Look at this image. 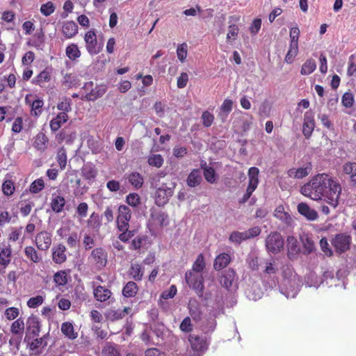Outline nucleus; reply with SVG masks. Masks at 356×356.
Wrapping results in <instances>:
<instances>
[{
    "mask_svg": "<svg viewBox=\"0 0 356 356\" xmlns=\"http://www.w3.org/2000/svg\"><path fill=\"white\" fill-rule=\"evenodd\" d=\"M259 170L257 167H251L248 170V185L245 193L239 200L240 204L245 203L251 197L259 184Z\"/></svg>",
    "mask_w": 356,
    "mask_h": 356,
    "instance_id": "obj_6",
    "label": "nucleus"
},
{
    "mask_svg": "<svg viewBox=\"0 0 356 356\" xmlns=\"http://www.w3.org/2000/svg\"><path fill=\"white\" fill-rule=\"evenodd\" d=\"M188 309L191 316L195 321L202 318V310L200 304L196 300H191L188 303Z\"/></svg>",
    "mask_w": 356,
    "mask_h": 356,
    "instance_id": "obj_26",
    "label": "nucleus"
},
{
    "mask_svg": "<svg viewBox=\"0 0 356 356\" xmlns=\"http://www.w3.org/2000/svg\"><path fill=\"white\" fill-rule=\"evenodd\" d=\"M126 202L131 207H137L140 204V197L138 193H131L126 197Z\"/></svg>",
    "mask_w": 356,
    "mask_h": 356,
    "instance_id": "obj_57",
    "label": "nucleus"
},
{
    "mask_svg": "<svg viewBox=\"0 0 356 356\" xmlns=\"http://www.w3.org/2000/svg\"><path fill=\"white\" fill-rule=\"evenodd\" d=\"M72 101L70 98L64 97L63 100L57 104V108L61 112H65V114L70 112L72 110L71 107Z\"/></svg>",
    "mask_w": 356,
    "mask_h": 356,
    "instance_id": "obj_53",
    "label": "nucleus"
},
{
    "mask_svg": "<svg viewBox=\"0 0 356 356\" xmlns=\"http://www.w3.org/2000/svg\"><path fill=\"white\" fill-rule=\"evenodd\" d=\"M164 160L163 156L159 154H151L147 158V163L150 166L161 168L163 164Z\"/></svg>",
    "mask_w": 356,
    "mask_h": 356,
    "instance_id": "obj_48",
    "label": "nucleus"
},
{
    "mask_svg": "<svg viewBox=\"0 0 356 356\" xmlns=\"http://www.w3.org/2000/svg\"><path fill=\"white\" fill-rule=\"evenodd\" d=\"M118 230L121 232L118 236V238L123 243L128 242L134 236V230H129V229H127V230Z\"/></svg>",
    "mask_w": 356,
    "mask_h": 356,
    "instance_id": "obj_62",
    "label": "nucleus"
},
{
    "mask_svg": "<svg viewBox=\"0 0 356 356\" xmlns=\"http://www.w3.org/2000/svg\"><path fill=\"white\" fill-rule=\"evenodd\" d=\"M50 80L51 73L48 70H44L33 79L32 83L42 86L43 83L49 82Z\"/></svg>",
    "mask_w": 356,
    "mask_h": 356,
    "instance_id": "obj_37",
    "label": "nucleus"
},
{
    "mask_svg": "<svg viewBox=\"0 0 356 356\" xmlns=\"http://www.w3.org/2000/svg\"><path fill=\"white\" fill-rule=\"evenodd\" d=\"M316 61L312 58L307 59L302 65L300 74L302 75H309L316 70Z\"/></svg>",
    "mask_w": 356,
    "mask_h": 356,
    "instance_id": "obj_45",
    "label": "nucleus"
},
{
    "mask_svg": "<svg viewBox=\"0 0 356 356\" xmlns=\"http://www.w3.org/2000/svg\"><path fill=\"white\" fill-rule=\"evenodd\" d=\"M202 124L205 127H209L213 124L214 116L209 111H204L202 114Z\"/></svg>",
    "mask_w": 356,
    "mask_h": 356,
    "instance_id": "obj_61",
    "label": "nucleus"
},
{
    "mask_svg": "<svg viewBox=\"0 0 356 356\" xmlns=\"http://www.w3.org/2000/svg\"><path fill=\"white\" fill-rule=\"evenodd\" d=\"M131 218V211L126 205H120L118 209L116 226L118 229L127 230L129 228V222Z\"/></svg>",
    "mask_w": 356,
    "mask_h": 356,
    "instance_id": "obj_11",
    "label": "nucleus"
},
{
    "mask_svg": "<svg viewBox=\"0 0 356 356\" xmlns=\"http://www.w3.org/2000/svg\"><path fill=\"white\" fill-rule=\"evenodd\" d=\"M342 187L339 181L327 173H318L300 188V193L316 201L324 200L334 209L339 204Z\"/></svg>",
    "mask_w": 356,
    "mask_h": 356,
    "instance_id": "obj_1",
    "label": "nucleus"
},
{
    "mask_svg": "<svg viewBox=\"0 0 356 356\" xmlns=\"http://www.w3.org/2000/svg\"><path fill=\"white\" fill-rule=\"evenodd\" d=\"M67 248L63 243L54 245L51 248V259L56 264H62L67 261Z\"/></svg>",
    "mask_w": 356,
    "mask_h": 356,
    "instance_id": "obj_17",
    "label": "nucleus"
},
{
    "mask_svg": "<svg viewBox=\"0 0 356 356\" xmlns=\"http://www.w3.org/2000/svg\"><path fill=\"white\" fill-rule=\"evenodd\" d=\"M147 239L145 236H137L132 239L130 243L129 248L131 250H136L138 252H140L141 248Z\"/></svg>",
    "mask_w": 356,
    "mask_h": 356,
    "instance_id": "obj_44",
    "label": "nucleus"
},
{
    "mask_svg": "<svg viewBox=\"0 0 356 356\" xmlns=\"http://www.w3.org/2000/svg\"><path fill=\"white\" fill-rule=\"evenodd\" d=\"M129 275L136 282L141 281L144 275V270L138 263H132L129 269Z\"/></svg>",
    "mask_w": 356,
    "mask_h": 356,
    "instance_id": "obj_27",
    "label": "nucleus"
},
{
    "mask_svg": "<svg viewBox=\"0 0 356 356\" xmlns=\"http://www.w3.org/2000/svg\"><path fill=\"white\" fill-rule=\"evenodd\" d=\"M230 261L231 257L229 254L221 253L216 257L213 267L215 270H220L225 268Z\"/></svg>",
    "mask_w": 356,
    "mask_h": 356,
    "instance_id": "obj_29",
    "label": "nucleus"
},
{
    "mask_svg": "<svg viewBox=\"0 0 356 356\" xmlns=\"http://www.w3.org/2000/svg\"><path fill=\"white\" fill-rule=\"evenodd\" d=\"M87 223L89 227L98 230L102 225V222L98 213L93 212L88 220Z\"/></svg>",
    "mask_w": 356,
    "mask_h": 356,
    "instance_id": "obj_52",
    "label": "nucleus"
},
{
    "mask_svg": "<svg viewBox=\"0 0 356 356\" xmlns=\"http://www.w3.org/2000/svg\"><path fill=\"white\" fill-rule=\"evenodd\" d=\"M11 245L3 244L0 246V275L6 273V268L11 263L13 254Z\"/></svg>",
    "mask_w": 356,
    "mask_h": 356,
    "instance_id": "obj_12",
    "label": "nucleus"
},
{
    "mask_svg": "<svg viewBox=\"0 0 356 356\" xmlns=\"http://www.w3.org/2000/svg\"><path fill=\"white\" fill-rule=\"evenodd\" d=\"M44 302V297L38 295L29 298L27 301V306L29 308L35 309L41 305Z\"/></svg>",
    "mask_w": 356,
    "mask_h": 356,
    "instance_id": "obj_59",
    "label": "nucleus"
},
{
    "mask_svg": "<svg viewBox=\"0 0 356 356\" xmlns=\"http://www.w3.org/2000/svg\"><path fill=\"white\" fill-rule=\"evenodd\" d=\"M315 128L314 113L312 111H307L304 114L302 134L306 138H309Z\"/></svg>",
    "mask_w": 356,
    "mask_h": 356,
    "instance_id": "obj_16",
    "label": "nucleus"
},
{
    "mask_svg": "<svg viewBox=\"0 0 356 356\" xmlns=\"http://www.w3.org/2000/svg\"><path fill=\"white\" fill-rule=\"evenodd\" d=\"M274 216L286 225H290L291 222V218L290 215L287 212L284 211V209L282 205H280L275 209Z\"/></svg>",
    "mask_w": 356,
    "mask_h": 356,
    "instance_id": "obj_39",
    "label": "nucleus"
},
{
    "mask_svg": "<svg viewBox=\"0 0 356 356\" xmlns=\"http://www.w3.org/2000/svg\"><path fill=\"white\" fill-rule=\"evenodd\" d=\"M201 167L204 170L203 175L206 181L210 184L215 183L217 178L215 170L212 167L207 166L206 162L204 163V165L202 164Z\"/></svg>",
    "mask_w": 356,
    "mask_h": 356,
    "instance_id": "obj_36",
    "label": "nucleus"
},
{
    "mask_svg": "<svg viewBox=\"0 0 356 356\" xmlns=\"http://www.w3.org/2000/svg\"><path fill=\"white\" fill-rule=\"evenodd\" d=\"M129 182L136 188H140L143 184V177L139 172H131L127 177Z\"/></svg>",
    "mask_w": 356,
    "mask_h": 356,
    "instance_id": "obj_42",
    "label": "nucleus"
},
{
    "mask_svg": "<svg viewBox=\"0 0 356 356\" xmlns=\"http://www.w3.org/2000/svg\"><path fill=\"white\" fill-rule=\"evenodd\" d=\"M52 243V234L47 231L38 232L35 238V244L39 250L47 251Z\"/></svg>",
    "mask_w": 356,
    "mask_h": 356,
    "instance_id": "obj_13",
    "label": "nucleus"
},
{
    "mask_svg": "<svg viewBox=\"0 0 356 356\" xmlns=\"http://www.w3.org/2000/svg\"><path fill=\"white\" fill-rule=\"evenodd\" d=\"M65 54L67 58L72 61L78 59L81 55L78 45L75 43H71L67 46L65 49Z\"/></svg>",
    "mask_w": 356,
    "mask_h": 356,
    "instance_id": "obj_34",
    "label": "nucleus"
},
{
    "mask_svg": "<svg viewBox=\"0 0 356 356\" xmlns=\"http://www.w3.org/2000/svg\"><path fill=\"white\" fill-rule=\"evenodd\" d=\"M62 33L66 39L74 37L78 33V26L72 21H67L63 24Z\"/></svg>",
    "mask_w": 356,
    "mask_h": 356,
    "instance_id": "obj_22",
    "label": "nucleus"
},
{
    "mask_svg": "<svg viewBox=\"0 0 356 356\" xmlns=\"http://www.w3.org/2000/svg\"><path fill=\"white\" fill-rule=\"evenodd\" d=\"M352 237L347 233L336 234L331 240V244L338 254H342L350 250Z\"/></svg>",
    "mask_w": 356,
    "mask_h": 356,
    "instance_id": "obj_7",
    "label": "nucleus"
},
{
    "mask_svg": "<svg viewBox=\"0 0 356 356\" xmlns=\"http://www.w3.org/2000/svg\"><path fill=\"white\" fill-rule=\"evenodd\" d=\"M93 295L96 300L100 302H104L111 298L112 292L105 286L99 285L94 287Z\"/></svg>",
    "mask_w": 356,
    "mask_h": 356,
    "instance_id": "obj_20",
    "label": "nucleus"
},
{
    "mask_svg": "<svg viewBox=\"0 0 356 356\" xmlns=\"http://www.w3.org/2000/svg\"><path fill=\"white\" fill-rule=\"evenodd\" d=\"M202 177L199 169H193L188 175L186 183L190 187H195L200 184Z\"/></svg>",
    "mask_w": 356,
    "mask_h": 356,
    "instance_id": "obj_32",
    "label": "nucleus"
},
{
    "mask_svg": "<svg viewBox=\"0 0 356 356\" xmlns=\"http://www.w3.org/2000/svg\"><path fill=\"white\" fill-rule=\"evenodd\" d=\"M185 280L190 288H192L200 297L203 296L204 286L202 273L188 271L185 274Z\"/></svg>",
    "mask_w": 356,
    "mask_h": 356,
    "instance_id": "obj_4",
    "label": "nucleus"
},
{
    "mask_svg": "<svg viewBox=\"0 0 356 356\" xmlns=\"http://www.w3.org/2000/svg\"><path fill=\"white\" fill-rule=\"evenodd\" d=\"M53 279L57 286H63L68 282L67 272L65 270H59L54 275Z\"/></svg>",
    "mask_w": 356,
    "mask_h": 356,
    "instance_id": "obj_43",
    "label": "nucleus"
},
{
    "mask_svg": "<svg viewBox=\"0 0 356 356\" xmlns=\"http://www.w3.org/2000/svg\"><path fill=\"white\" fill-rule=\"evenodd\" d=\"M177 55L178 59L184 63L188 55V45L186 42H183L177 46Z\"/></svg>",
    "mask_w": 356,
    "mask_h": 356,
    "instance_id": "obj_51",
    "label": "nucleus"
},
{
    "mask_svg": "<svg viewBox=\"0 0 356 356\" xmlns=\"http://www.w3.org/2000/svg\"><path fill=\"white\" fill-rule=\"evenodd\" d=\"M81 90L85 93V95L81 97V99L93 102L102 97L106 93L107 88L105 85H97L94 86L92 81H88L83 86Z\"/></svg>",
    "mask_w": 356,
    "mask_h": 356,
    "instance_id": "obj_2",
    "label": "nucleus"
},
{
    "mask_svg": "<svg viewBox=\"0 0 356 356\" xmlns=\"http://www.w3.org/2000/svg\"><path fill=\"white\" fill-rule=\"evenodd\" d=\"M89 261L97 269H102L108 262V253L105 249L102 247L94 248L89 257Z\"/></svg>",
    "mask_w": 356,
    "mask_h": 356,
    "instance_id": "obj_8",
    "label": "nucleus"
},
{
    "mask_svg": "<svg viewBox=\"0 0 356 356\" xmlns=\"http://www.w3.org/2000/svg\"><path fill=\"white\" fill-rule=\"evenodd\" d=\"M61 332L69 339L74 340L78 337V333L74 331V326L70 322H64L61 325Z\"/></svg>",
    "mask_w": 356,
    "mask_h": 356,
    "instance_id": "obj_31",
    "label": "nucleus"
},
{
    "mask_svg": "<svg viewBox=\"0 0 356 356\" xmlns=\"http://www.w3.org/2000/svg\"><path fill=\"white\" fill-rule=\"evenodd\" d=\"M298 54V44L290 43L289 50L285 56L284 60L289 64H291Z\"/></svg>",
    "mask_w": 356,
    "mask_h": 356,
    "instance_id": "obj_40",
    "label": "nucleus"
},
{
    "mask_svg": "<svg viewBox=\"0 0 356 356\" xmlns=\"http://www.w3.org/2000/svg\"><path fill=\"white\" fill-rule=\"evenodd\" d=\"M28 323L29 324V325L28 327V330H31V334L34 337H38L39 333L40 332V322L33 318L31 320H29Z\"/></svg>",
    "mask_w": 356,
    "mask_h": 356,
    "instance_id": "obj_56",
    "label": "nucleus"
},
{
    "mask_svg": "<svg viewBox=\"0 0 356 356\" xmlns=\"http://www.w3.org/2000/svg\"><path fill=\"white\" fill-rule=\"evenodd\" d=\"M171 186H168L166 184L163 183L159 187H156L154 193V202L159 207H163L168 203L170 197L174 193V189L176 184L172 182Z\"/></svg>",
    "mask_w": 356,
    "mask_h": 356,
    "instance_id": "obj_3",
    "label": "nucleus"
},
{
    "mask_svg": "<svg viewBox=\"0 0 356 356\" xmlns=\"http://www.w3.org/2000/svg\"><path fill=\"white\" fill-rule=\"evenodd\" d=\"M19 309L17 307H8L5 311V316L9 321L15 320L19 316Z\"/></svg>",
    "mask_w": 356,
    "mask_h": 356,
    "instance_id": "obj_64",
    "label": "nucleus"
},
{
    "mask_svg": "<svg viewBox=\"0 0 356 356\" xmlns=\"http://www.w3.org/2000/svg\"><path fill=\"white\" fill-rule=\"evenodd\" d=\"M55 9L54 3L51 1H48L41 5L40 10L43 15L47 17L51 15L55 11Z\"/></svg>",
    "mask_w": 356,
    "mask_h": 356,
    "instance_id": "obj_58",
    "label": "nucleus"
},
{
    "mask_svg": "<svg viewBox=\"0 0 356 356\" xmlns=\"http://www.w3.org/2000/svg\"><path fill=\"white\" fill-rule=\"evenodd\" d=\"M24 331V322L22 318L16 319L10 326V332L13 334L22 336Z\"/></svg>",
    "mask_w": 356,
    "mask_h": 356,
    "instance_id": "obj_38",
    "label": "nucleus"
},
{
    "mask_svg": "<svg viewBox=\"0 0 356 356\" xmlns=\"http://www.w3.org/2000/svg\"><path fill=\"white\" fill-rule=\"evenodd\" d=\"M49 138L43 132H39L33 138V147L38 152L44 153L48 148Z\"/></svg>",
    "mask_w": 356,
    "mask_h": 356,
    "instance_id": "obj_19",
    "label": "nucleus"
},
{
    "mask_svg": "<svg viewBox=\"0 0 356 356\" xmlns=\"http://www.w3.org/2000/svg\"><path fill=\"white\" fill-rule=\"evenodd\" d=\"M24 255L29 261L35 264L40 263L42 259L41 254L31 245L25 247Z\"/></svg>",
    "mask_w": 356,
    "mask_h": 356,
    "instance_id": "obj_30",
    "label": "nucleus"
},
{
    "mask_svg": "<svg viewBox=\"0 0 356 356\" xmlns=\"http://www.w3.org/2000/svg\"><path fill=\"white\" fill-rule=\"evenodd\" d=\"M169 224L168 214L161 210L150 209L148 225L154 229H161Z\"/></svg>",
    "mask_w": 356,
    "mask_h": 356,
    "instance_id": "obj_5",
    "label": "nucleus"
},
{
    "mask_svg": "<svg viewBox=\"0 0 356 356\" xmlns=\"http://www.w3.org/2000/svg\"><path fill=\"white\" fill-rule=\"evenodd\" d=\"M15 191L14 182L12 180H5L2 184V191L6 196L12 195Z\"/></svg>",
    "mask_w": 356,
    "mask_h": 356,
    "instance_id": "obj_54",
    "label": "nucleus"
},
{
    "mask_svg": "<svg viewBox=\"0 0 356 356\" xmlns=\"http://www.w3.org/2000/svg\"><path fill=\"white\" fill-rule=\"evenodd\" d=\"M138 291V286L134 281L128 282L122 289V295L126 298L134 297Z\"/></svg>",
    "mask_w": 356,
    "mask_h": 356,
    "instance_id": "obj_33",
    "label": "nucleus"
},
{
    "mask_svg": "<svg viewBox=\"0 0 356 356\" xmlns=\"http://www.w3.org/2000/svg\"><path fill=\"white\" fill-rule=\"evenodd\" d=\"M286 246L289 252H297L299 250L297 240L294 236L287 237Z\"/></svg>",
    "mask_w": 356,
    "mask_h": 356,
    "instance_id": "obj_60",
    "label": "nucleus"
},
{
    "mask_svg": "<svg viewBox=\"0 0 356 356\" xmlns=\"http://www.w3.org/2000/svg\"><path fill=\"white\" fill-rule=\"evenodd\" d=\"M75 133L70 129H63L56 135V141L60 144L63 142L72 143L75 138Z\"/></svg>",
    "mask_w": 356,
    "mask_h": 356,
    "instance_id": "obj_28",
    "label": "nucleus"
},
{
    "mask_svg": "<svg viewBox=\"0 0 356 356\" xmlns=\"http://www.w3.org/2000/svg\"><path fill=\"white\" fill-rule=\"evenodd\" d=\"M97 175V169L92 165H86L82 168V176L86 180H92Z\"/></svg>",
    "mask_w": 356,
    "mask_h": 356,
    "instance_id": "obj_46",
    "label": "nucleus"
},
{
    "mask_svg": "<svg viewBox=\"0 0 356 356\" xmlns=\"http://www.w3.org/2000/svg\"><path fill=\"white\" fill-rule=\"evenodd\" d=\"M44 188V181L42 178H38L33 181L30 186L29 191L31 193H38Z\"/></svg>",
    "mask_w": 356,
    "mask_h": 356,
    "instance_id": "obj_49",
    "label": "nucleus"
},
{
    "mask_svg": "<svg viewBox=\"0 0 356 356\" xmlns=\"http://www.w3.org/2000/svg\"><path fill=\"white\" fill-rule=\"evenodd\" d=\"M69 119L67 114L65 112H60L57 115L52 118L49 122V127L51 131L55 132L58 131L61 126L65 123Z\"/></svg>",
    "mask_w": 356,
    "mask_h": 356,
    "instance_id": "obj_23",
    "label": "nucleus"
},
{
    "mask_svg": "<svg viewBox=\"0 0 356 356\" xmlns=\"http://www.w3.org/2000/svg\"><path fill=\"white\" fill-rule=\"evenodd\" d=\"M298 211L305 216L307 220H316L318 215L317 211L310 208L307 203L301 202L298 204Z\"/></svg>",
    "mask_w": 356,
    "mask_h": 356,
    "instance_id": "obj_21",
    "label": "nucleus"
},
{
    "mask_svg": "<svg viewBox=\"0 0 356 356\" xmlns=\"http://www.w3.org/2000/svg\"><path fill=\"white\" fill-rule=\"evenodd\" d=\"M206 267L204 257L202 254H200L195 262L193 264L192 271L202 273V271Z\"/></svg>",
    "mask_w": 356,
    "mask_h": 356,
    "instance_id": "obj_47",
    "label": "nucleus"
},
{
    "mask_svg": "<svg viewBox=\"0 0 356 356\" xmlns=\"http://www.w3.org/2000/svg\"><path fill=\"white\" fill-rule=\"evenodd\" d=\"M312 170V165L307 163L305 166L298 168H292L288 170L287 175L289 177L293 179H302L310 174Z\"/></svg>",
    "mask_w": 356,
    "mask_h": 356,
    "instance_id": "obj_18",
    "label": "nucleus"
},
{
    "mask_svg": "<svg viewBox=\"0 0 356 356\" xmlns=\"http://www.w3.org/2000/svg\"><path fill=\"white\" fill-rule=\"evenodd\" d=\"M84 40L86 50L90 55H96L99 53L100 48L97 45L96 33L93 29L86 33Z\"/></svg>",
    "mask_w": 356,
    "mask_h": 356,
    "instance_id": "obj_14",
    "label": "nucleus"
},
{
    "mask_svg": "<svg viewBox=\"0 0 356 356\" xmlns=\"http://www.w3.org/2000/svg\"><path fill=\"white\" fill-rule=\"evenodd\" d=\"M265 264L266 266L264 271L266 274L274 275L278 272L279 268L277 262L275 260L273 259L270 261H266Z\"/></svg>",
    "mask_w": 356,
    "mask_h": 356,
    "instance_id": "obj_55",
    "label": "nucleus"
},
{
    "mask_svg": "<svg viewBox=\"0 0 356 356\" xmlns=\"http://www.w3.org/2000/svg\"><path fill=\"white\" fill-rule=\"evenodd\" d=\"M266 247L268 252L273 254L280 252L284 248L282 235L277 232L270 233L266 239Z\"/></svg>",
    "mask_w": 356,
    "mask_h": 356,
    "instance_id": "obj_9",
    "label": "nucleus"
},
{
    "mask_svg": "<svg viewBox=\"0 0 356 356\" xmlns=\"http://www.w3.org/2000/svg\"><path fill=\"white\" fill-rule=\"evenodd\" d=\"M341 104L344 107L347 108L353 107L355 104V98L353 94L350 91L346 92L341 97Z\"/></svg>",
    "mask_w": 356,
    "mask_h": 356,
    "instance_id": "obj_50",
    "label": "nucleus"
},
{
    "mask_svg": "<svg viewBox=\"0 0 356 356\" xmlns=\"http://www.w3.org/2000/svg\"><path fill=\"white\" fill-rule=\"evenodd\" d=\"M36 95L28 94L25 97V102L31 107V114L33 116H39L42 112L44 102L42 99H35Z\"/></svg>",
    "mask_w": 356,
    "mask_h": 356,
    "instance_id": "obj_15",
    "label": "nucleus"
},
{
    "mask_svg": "<svg viewBox=\"0 0 356 356\" xmlns=\"http://www.w3.org/2000/svg\"><path fill=\"white\" fill-rule=\"evenodd\" d=\"M235 277L236 272L232 268H229L228 270H225L220 276V283L222 286L229 289L232 286Z\"/></svg>",
    "mask_w": 356,
    "mask_h": 356,
    "instance_id": "obj_24",
    "label": "nucleus"
},
{
    "mask_svg": "<svg viewBox=\"0 0 356 356\" xmlns=\"http://www.w3.org/2000/svg\"><path fill=\"white\" fill-rule=\"evenodd\" d=\"M56 159L60 170H65L67 165V151L64 147L58 149Z\"/></svg>",
    "mask_w": 356,
    "mask_h": 356,
    "instance_id": "obj_41",
    "label": "nucleus"
},
{
    "mask_svg": "<svg viewBox=\"0 0 356 356\" xmlns=\"http://www.w3.org/2000/svg\"><path fill=\"white\" fill-rule=\"evenodd\" d=\"M320 246L321 250L324 252L325 255L327 257H331L333 255V252L332 249L330 248L329 243L326 238H322L320 240Z\"/></svg>",
    "mask_w": 356,
    "mask_h": 356,
    "instance_id": "obj_63",
    "label": "nucleus"
},
{
    "mask_svg": "<svg viewBox=\"0 0 356 356\" xmlns=\"http://www.w3.org/2000/svg\"><path fill=\"white\" fill-rule=\"evenodd\" d=\"M345 175H349L350 181L356 186V162H346L342 166Z\"/></svg>",
    "mask_w": 356,
    "mask_h": 356,
    "instance_id": "obj_25",
    "label": "nucleus"
},
{
    "mask_svg": "<svg viewBox=\"0 0 356 356\" xmlns=\"http://www.w3.org/2000/svg\"><path fill=\"white\" fill-rule=\"evenodd\" d=\"M188 341L195 356H202L208 349L209 343L204 337L191 334Z\"/></svg>",
    "mask_w": 356,
    "mask_h": 356,
    "instance_id": "obj_10",
    "label": "nucleus"
},
{
    "mask_svg": "<svg viewBox=\"0 0 356 356\" xmlns=\"http://www.w3.org/2000/svg\"><path fill=\"white\" fill-rule=\"evenodd\" d=\"M51 208L55 213H60L65 205V200L63 196L56 195L51 199Z\"/></svg>",
    "mask_w": 356,
    "mask_h": 356,
    "instance_id": "obj_35",
    "label": "nucleus"
}]
</instances>
